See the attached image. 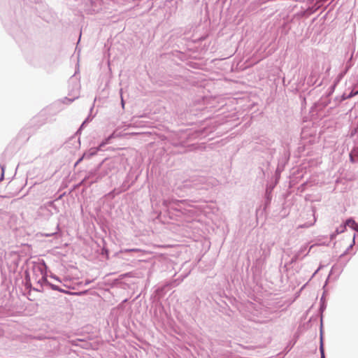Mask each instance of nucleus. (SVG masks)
Masks as SVG:
<instances>
[{
  "instance_id": "1",
  "label": "nucleus",
  "mask_w": 358,
  "mask_h": 358,
  "mask_svg": "<svg viewBox=\"0 0 358 358\" xmlns=\"http://www.w3.org/2000/svg\"><path fill=\"white\" fill-rule=\"evenodd\" d=\"M162 205L168 210H175L189 217L196 213L195 206L187 200H178L173 197H169L163 199Z\"/></svg>"
},
{
  "instance_id": "2",
  "label": "nucleus",
  "mask_w": 358,
  "mask_h": 358,
  "mask_svg": "<svg viewBox=\"0 0 358 358\" xmlns=\"http://www.w3.org/2000/svg\"><path fill=\"white\" fill-rule=\"evenodd\" d=\"M120 135L116 132V131H113L110 136H108L107 138H106L99 145L97 148H92L89 150H87L86 152H85L81 158H80L78 162H76V164L80 163L83 159H90L92 157L96 155L99 150L101 149L104 145L106 144H108L112 138L118 137Z\"/></svg>"
},
{
  "instance_id": "3",
  "label": "nucleus",
  "mask_w": 358,
  "mask_h": 358,
  "mask_svg": "<svg viewBox=\"0 0 358 358\" xmlns=\"http://www.w3.org/2000/svg\"><path fill=\"white\" fill-rule=\"evenodd\" d=\"M78 5L88 14L96 13L101 8V0H79Z\"/></svg>"
},
{
  "instance_id": "4",
  "label": "nucleus",
  "mask_w": 358,
  "mask_h": 358,
  "mask_svg": "<svg viewBox=\"0 0 358 358\" xmlns=\"http://www.w3.org/2000/svg\"><path fill=\"white\" fill-rule=\"evenodd\" d=\"M327 1V0H316L315 3L313 6H309L306 8H301L298 15L300 17H309L310 15L319 10Z\"/></svg>"
},
{
  "instance_id": "5",
  "label": "nucleus",
  "mask_w": 358,
  "mask_h": 358,
  "mask_svg": "<svg viewBox=\"0 0 358 358\" xmlns=\"http://www.w3.org/2000/svg\"><path fill=\"white\" fill-rule=\"evenodd\" d=\"M313 246H314V245H311L308 250L307 245H304L301 246L300 250L296 253V255L294 256V259L295 260L299 259L300 258L301 255H302L305 252L307 251V252L306 254H304V256H306L310 252V250H311V248Z\"/></svg>"
},
{
  "instance_id": "6",
  "label": "nucleus",
  "mask_w": 358,
  "mask_h": 358,
  "mask_svg": "<svg viewBox=\"0 0 358 358\" xmlns=\"http://www.w3.org/2000/svg\"><path fill=\"white\" fill-rule=\"evenodd\" d=\"M36 270H38L41 274V278L38 280V283L40 284L41 286H43L45 284L48 285V283H50V282H48V280H47L46 275L43 273L42 268H41L40 266H38L34 268V271H36Z\"/></svg>"
},
{
  "instance_id": "7",
  "label": "nucleus",
  "mask_w": 358,
  "mask_h": 358,
  "mask_svg": "<svg viewBox=\"0 0 358 358\" xmlns=\"http://www.w3.org/2000/svg\"><path fill=\"white\" fill-rule=\"evenodd\" d=\"M48 285H49V286L52 288V289H53V290H57V291H58V292H62V293H68V292H67V291H66V290H64V289H63L60 288L59 286L55 285H53V284H52V283H50H50H48Z\"/></svg>"
},
{
  "instance_id": "8",
  "label": "nucleus",
  "mask_w": 358,
  "mask_h": 358,
  "mask_svg": "<svg viewBox=\"0 0 358 358\" xmlns=\"http://www.w3.org/2000/svg\"><path fill=\"white\" fill-rule=\"evenodd\" d=\"M320 352L321 354V358H325L324 350V345H323V341H322V336H321V339H320Z\"/></svg>"
},
{
  "instance_id": "9",
  "label": "nucleus",
  "mask_w": 358,
  "mask_h": 358,
  "mask_svg": "<svg viewBox=\"0 0 358 358\" xmlns=\"http://www.w3.org/2000/svg\"><path fill=\"white\" fill-rule=\"evenodd\" d=\"M345 229H346V225L343 224L336 229L335 233L336 234H339L344 232Z\"/></svg>"
},
{
  "instance_id": "10",
  "label": "nucleus",
  "mask_w": 358,
  "mask_h": 358,
  "mask_svg": "<svg viewBox=\"0 0 358 358\" xmlns=\"http://www.w3.org/2000/svg\"><path fill=\"white\" fill-rule=\"evenodd\" d=\"M341 77H342V75L341 74V75L339 76L338 78L337 79V80L335 82L334 85L331 87V91H334V88H335V87H336V84L339 82V80H340V79H341Z\"/></svg>"
},
{
  "instance_id": "11",
  "label": "nucleus",
  "mask_w": 358,
  "mask_h": 358,
  "mask_svg": "<svg viewBox=\"0 0 358 358\" xmlns=\"http://www.w3.org/2000/svg\"><path fill=\"white\" fill-rule=\"evenodd\" d=\"M348 252V249H346L345 251L340 255L339 258L340 259L343 258Z\"/></svg>"
},
{
  "instance_id": "12",
  "label": "nucleus",
  "mask_w": 358,
  "mask_h": 358,
  "mask_svg": "<svg viewBox=\"0 0 358 358\" xmlns=\"http://www.w3.org/2000/svg\"><path fill=\"white\" fill-rule=\"evenodd\" d=\"M64 100L66 101V103H71L74 100V99L65 98ZM64 103H66V101H64Z\"/></svg>"
},
{
  "instance_id": "13",
  "label": "nucleus",
  "mask_w": 358,
  "mask_h": 358,
  "mask_svg": "<svg viewBox=\"0 0 358 358\" xmlns=\"http://www.w3.org/2000/svg\"><path fill=\"white\" fill-rule=\"evenodd\" d=\"M336 235H337V234H336V233H334V234H331V236H330V238H331V240L334 239V238H336Z\"/></svg>"
},
{
  "instance_id": "14",
  "label": "nucleus",
  "mask_w": 358,
  "mask_h": 358,
  "mask_svg": "<svg viewBox=\"0 0 358 358\" xmlns=\"http://www.w3.org/2000/svg\"><path fill=\"white\" fill-rule=\"evenodd\" d=\"M1 171H2L1 178H3V176H4V166H1Z\"/></svg>"
},
{
  "instance_id": "15",
  "label": "nucleus",
  "mask_w": 358,
  "mask_h": 358,
  "mask_svg": "<svg viewBox=\"0 0 358 358\" xmlns=\"http://www.w3.org/2000/svg\"><path fill=\"white\" fill-rule=\"evenodd\" d=\"M326 308L325 305L322 303L320 306V310L323 311V310Z\"/></svg>"
},
{
  "instance_id": "16",
  "label": "nucleus",
  "mask_w": 358,
  "mask_h": 358,
  "mask_svg": "<svg viewBox=\"0 0 358 358\" xmlns=\"http://www.w3.org/2000/svg\"><path fill=\"white\" fill-rule=\"evenodd\" d=\"M50 277H51L52 278H54V279H55L56 280H57V281L60 282V280H59V278H58V277H57L56 275H51Z\"/></svg>"
},
{
  "instance_id": "17",
  "label": "nucleus",
  "mask_w": 358,
  "mask_h": 358,
  "mask_svg": "<svg viewBox=\"0 0 358 358\" xmlns=\"http://www.w3.org/2000/svg\"><path fill=\"white\" fill-rule=\"evenodd\" d=\"M353 244H350L347 249H348V251L352 248Z\"/></svg>"
},
{
  "instance_id": "18",
  "label": "nucleus",
  "mask_w": 358,
  "mask_h": 358,
  "mask_svg": "<svg viewBox=\"0 0 358 358\" xmlns=\"http://www.w3.org/2000/svg\"><path fill=\"white\" fill-rule=\"evenodd\" d=\"M314 0H308V3L309 4H312L313 3Z\"/></svg>"
},
{
  "instance_id": "19",
  "label": "nucleus",
  "mask_w": 358,
  "mask_h": 358,
  "mask_svg": "<svg viewBox=\"0 0 358 358\" xmlns=\"http://www.w3.org/2000/svg\"><path fill=\"white\" fill-rule=\"evenodd\" d=\"M121 103H122V107H124V100H123L122 98V100H121Z\"/></svg>"
},
{
  "instance_id": "20",
  "label": "nucleus",
  "mask_w": 358,
  "mask_h": 358,
  "mask_svg": "<svg viewBox=\"0 0 358 358\" xmlns=\"http://www.w3.org/2000/svg\"><path fill=\"white\" fill-rule=\"evenodd\" d=\"M85 122H86V120H85V121H84V122H83V123H82V125H81V127H80V129H81V128L83 127V125L85 124Z\"/></svg>"
},
{
  "instance_id": "21",
  "label": "nucleus",
  "mask_w": 358,
  "mask_h": 358,
  "mask_svg": "<svg viewBox=\"0 0 358 358\" xmlns=\"http://www.w3.org/2000/svg\"><path fill=\"white\" fill-rule=\"evenodd\" d=\"M76 341H73V344L75 345H78V344L76 343Z\"/></svg>"
},
{
  "instance_id": "22",
  "label": "nucleus",
  "mask_w": 358,
  "mask_h": 358,
  "mask_svg": "<svg viewBox=\"0 0 358 358\" xmlns=\"http://www.w3.org/2000/svg\"><path fill=\"white\" fill-rule=\"evenodd\" d=\"M57 231L59 230V224H57Z\"/></svg>"
},
{
  "instance_id": "23",
  "label": "nucleus",
  "mask_w": 358,
  "mask_h": 358,
  "mask_svg": "<svg viewBox=\"0 0 358 358\" xmlns=\"http://www.w3.org/2000/svg\"><path fill=\"white\" fill-rule=\"evenodd\" d=\"M90 282V281L87 280L86 284L88 285Z\"/></svg>"
},
{
  "instance_id": "24",
  "label": "nucleus",
  "mask_w": 358,
  "mask_h": 358,
  "mask_svg": "<svg viewBox=\"0 0 358 358\" xmlns=\"http://www.w3.org/2000/svg\"><path fill=\"white\" fill-rule=\"evenodd\" d=\"M52 234H46V236H50Z\"/></svg>"
}]
</instances>
